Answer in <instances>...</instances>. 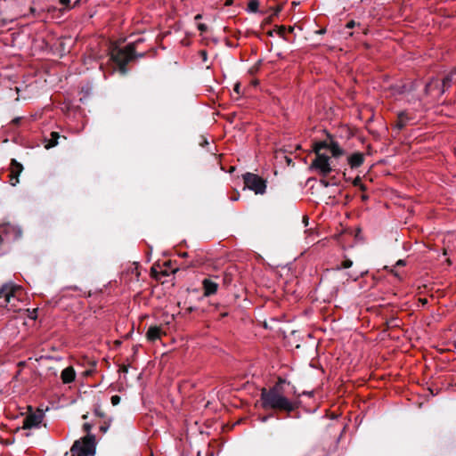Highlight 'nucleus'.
Wrapping results in <instances>:
<instances>
[{
    "label": "nucleus",
    "mask_w": 456,
    "mask_h": 456,
    "mask_svg": "<svg viewBox=\"0 0 456 456\" xmlns=\"http://www.w3.org/2000/svg\"><path fill=\"white\" fill-rule=\"evenodd\" d=\"M110 402L112 403V405H118L120 402V397L117 395H112L111 398H110Z\"/></svg>",
    "instance_id": "obj_21"
},
{
    "label": "nucleus",
    "mask_w": 456,
    "mask_h": 456,
    "mask_svg": "<svg viewBox=\"0 0 456 456\" xmlns=\"http://www.w3.org/2000/svg\"><path fill=\"white\" fill-rule=\"evenodd\" d=\"M240 84H236V85L234 86L233 90H234L237 94H240Z\"/></svg>",
    "instance_id": "obj_26"
},
{
    "label": "nucleus",
    "mask_w": 456,
    "mask_h": 456,
    "mask_svg": "<svg viewBox=\"0 0 456 456\" xmlns=\"http://www.w3.org/2000/svg\"><path fill=\"white\" fill-rule=\"evenodd\" d=\"M21 296L22 288L12 282H7L0 288V299H4L5 306H9V310L13 312L19 310Z\"/></svg>",
    "instance_id": "obj_3"
},
{
    "label": "nucleus",
    "mask_w": 456,
    "mask_h": 456,
    "mask_svg": "<svg viewBox=\"0 0 456 456\" xmlns=\"http://www.w3.org/2000/svg\"><path fill=\"white\" fill-rule=\"evenodd\" d=\"M166 331L160 326H151L146 332V338L150 342H155L156 340L161 339L163 336H166Z\"/></svg>",
    "instance_id": "obj_10"
},
{
    "label": "nucleus",
    "mask_w": 456,
    "mask_h": 456,
    "mask_svg": "<svg viewBox=\"0 0 456 456\" xmlns=\"http://www.w3.org/2000/svg\"><path fill=\"white\" fill-rule=\"evenodd\" d=\"M245 186L255 191L256 194H264L266 190V182L259 175L252 173L243 175Z\"/></svg>",
    "instance_id": "obj_6"
},
{
    "label": "nucleus",
    "mask_w": 456,
    "mask_h": 456,
    "mask_svg": "<svg viewBox=\"0 0 456 456\" xmlns=\"http://www.w3.org/2000/svg\"><path fill=\"white\" fill-rule=\"evenodd\" d=\"M453 346L456 348V339L453 342Z\"/></svg>",
    "instance_id": "obj_36"
},
{
    "label": "nucleus",
    "mask_w": 456,
    "mask_h": 456,
    "mask_svg": "<svg viewBox=\"0 0 456 456\" xmlns=\"http://www.w3.org/2000/svg\"><path fill=\"white\" fill-rule=\"evenodd\" d=\"M314 152L315 153V159L311 164V168L322 176L329 175L332 171L330 158L328 153L334 158L343 155V150L339 147L338 142L333 141L330 142H315L314 144Z\"/></svg>",
    "instance_id": "obj_2"
},
{
    "label": "nucleus",
    "mask_w": 456,
    "mask_h": 456,
    "mask_svg": "<svg viewBox=\"0 0 456 456\" xmlns=\"http://www.w3.org/2000/svg\"><path fill=\"white\" fill-rule=\"evenodd\" d=\"M259 2H248L247 10L251 12L258 11Z\"/></svg>",
    "instance_id": "obj_18"
},
{
    "label": "nucleus",
    "mask_w": 456,
    "mask_h": 456,
    "mask_svg": "<svg viewBox=\"0 0 456 456\" xmlns=\"http://www.w3.org/2000/svg\"><path fill=\"white\" fill-rule=\"evenodd\" d=\"M396 265H404V261L403 260H398Z\"/></svg>",
    "instance_id": "obj_28"
},
{
    "label": "nucleus",
    "mask_w": 456,
    "mask_h": 456,
    "mask_svg": "<svg viewBox=\"0 0 456 456\" xmlns=\"http://www.w3.org/2000/svg\"><path fill=\"white\" fill-rule=\"evenodd\" d=\"M352 265H353V262L350 259H346L342 262L341 267L344 269H347V268L351 267Z\"/></svg>",
    "instance_id": "obj_20"
},
{
    "label": "nucleus",
    "mask_w": 456,
    "mask_h": 456,
    "mask_svg": "<svg viewBox=\"0 0 456 456\" xmlns=\"http://www.w3.org/2000/svg\"><path fill=\"white\" fill-rule=\"evenodd\" d=\"M292 3H293L294 4H299V2H296V1H293Z\"/></svg>",
    "instance_id": "obj_37"
},
{
    "label": "nucleus",
    "mask_w": 456,
    "mask_h": 456,
    "mask_svg": "<svg viewBox=\"0 0 456 456\" xmlns=\"http://www.w3.org/2000/svg\"><path fill=\"white\" fill-rule=\"evenodd\" d=\"M51 138L48 140L47 143L45 144L46 149H50L52 147H54L58 144V139L60 138V134L57 132H52L50 134Z\"/></svg>",
    "instance_id": "obj_16"
},
{
    "label": "nucleus",
    "mask_w": 456,
    "mask_h": 456,
    "mask_svg": "<svg viewBox=\"0 0 456 456\" xmlns=\"http://www.w3.org/2000/svg\"><path fill=\"white\" fill-rule=\"evenodd\" d=\"M452 82V76L445 77L441 83L442 87L444 89L445 87H449Z\"/></svg>",
    "instance_id": "obj_19"
},
{
    "label": "nucleus",
    "mask_w": 456,
    "mask_h": 456,
    "mask_svg": "<svg viewBox=\"0 0 456 456\" xmlns=\"http://www.w3.org/2000/svg\"><path fill=\"white\" fill-rule=\"evenodd\" d=\"M23 170V166L12 159L10 165L9 183L15 186L19 183V175Z\"/></svg>",
    "instance_id": "obj_9"
},
{
    "label": "nucleus",
    "mask_w": 456,
    "mask_h": 456,
    "mask_svg": "<svg viewBox=\"0 0 456 456\" xmlns=\"http://www.w3.org/2000/svg\"><path fill=\"white\" fill-rule=\"evenodd\" d=\"M70 452L74 456H91L95 453V437L88 434L80 440L75 441Z\"/></svg>",
    "instance_id": "obj_5"
},
{
    "label": "nucleus",
    "mask_w": 456,
    "mask_h": 456,
    "mask_svg": "<svg viewBox=\"0 0 456 456\" xmlns=\"http://www.w3.org/2000/svg\"><path fill=\"white\" fill-rule=\"evenodd\" d=\"M218 287V283L211 279L206 278L202 281L203 295L205 297L215 295L217 292Z\"/></svg>",
    "instance_id": "obj_12"
},
{
    "label": "nucleus",
    "mask_w": 456,
    "mask_h": 456,
    "mask_svg": "<svg viewBox=\"0 0 456 456\" xmlns=\"http://www.w3.org/2000/svg\"><path fill=\"white\" fill-rule=\"evenodd\" d=\"M20 235V231L12 225L4 224L0 226V243L4 240H15Z\"/></svg>",
    "instance_id": "obj_8"
},
{
    "label": "nucleus",
    "mask_w": 456,
    "mask_h": 456,
    "mask_svg": "<svg viewBox=\"0 0 456 456\" xmlns=\"http://www.w3.org/2000/svg\"><path fill=\"white\" fill-rule=\"evenodd\" d=\"M44 419V412L40 410L35 411L28 408V414L23 419L24 429H30L32 428H38Z\"/></svg>",
    "instance_id": "obj_7"
},
{
    "label": "nucleus",
    "mask_w": 456,
    "mask_h": 456,
    "mask_svg": "<svg viewBox=\"0 0 456 456\" xmlns=\"http://www.w3.org/2000/svg\"><path fill=\"white\" fill-rule=\"evenodd\" d=\"M364 160V156L361 152H354L348 158V164L351 168L359 167Z\"/></svg>",
    "instance_id": "obj_15"
},
{
    "label": "nucleus",
    "mask_w": 456,
    "mask_h": 456,
    "mask_svg": "<svg viewBox=\"0 0 456 456\" xmlns=\"http://www.w3.org/2000/svg\"><path fill=\"white\" fill-rule=\"evenodd\" d=\"M425 91L427 94H432L434 96H440L444 94V89L438 79H432L426 85Z\"/></svg>",
    "instance_id": "obj_11"
},
{
    "label": "nucleus",
    "mask_w": 456,
    "mask_h": 456,
    "mask_svg": "<svg viewBox=\"0 0 456 456\" xmlns=\"http://www.w3.org/2000/svg\"><path fill=\"white\" fill-rule=\"evenodd\" d=\"M282 10V6L281 5H277L276 7H273V8H271L270 9V14L268 16V18L271 20L273 19L274 16H277L278 13Z\"/></svg>",
    "instance_id": "obj_17"
},
{
    "label": "nucleus",
    "mask_w": 456,
    "mask_h": 456,
    "mask_svg": "<svg viewBox=\"0 0 456 456\" xmlns=\"http://www.w3.org/2000/svg\"><path fill=\"white\" fill-rule=\"evenodd\" d=\"M76 372L72 366L65 368L61 373V381L64 384H69L75 380Z\"/></svg>",
    "instance_id": "obj_13"
},
{
    "label": "nucleus",
    "mask_w": 456,
    "mask_h": 456,
    "mask_svg": "<svg viewBox=\"0 0 456 456\" xmlns=\"http://www.w3.org/2000/svg\"><path fill=\"white\" fill-rule=\"evenodd\" d=\"M201 18H202V15H201V14H197V15L195 16V20H200V19H201Z\"/></svg>",
    "instance_id": "obj_33"
},
{
    "label": "nucleus",
    "mask_w": 456,
    "mask_h": 456,
    "mask_svg": "<svg viewBox=\"0 0 456 456\" xmlns=\"http://www.w3.org/2000/svg\"><path fill=\"white\" fill-rule=\"evenodd\" d=\"M284 31H285V28H284V27H281V28H279V34H280V35H282V34L284 33Z\"/></svg>",
    "instance_id": "obj_27"
},
{
    "label": "nucleus",
    "mask_w": 456,
    "mask_h": 456,
    "mask_svg": "<svg viewBox=\"0 0 456 456\" xmlns=\"http://www.w3.org/2000/svg\"><path fill=\"white\" fill-rule=\"evenodd\" d=\"M135 44H129L124 48L112 47L110 51V61L121 73L126 72V65L134 57Z\"/></svg>",
    "instance_id": "obj_4"
},
{
    "label": "nucleus",
    "mask_w": 456,
    "mask_h": 456,
    "mask_svg": "<svg viewBox=\"0 0 456 456\" xmlns=\"http://www.w3.org/2000/svg\"><path fill=\"white\" fill-rule=\"evenodd\" d=\"M410 120H411V118L409 116L408 112L402 111L397 115V120L395 126L398 130H402L408 125Z\"/></svg>",
    "instance_id": "obj_14"
},
{
    "label": "nucleus",
    "mask_w": 456,
    "mask_h": 456,
    "mask_svg": "<svg viewBox=\"0 0 456 456\" xmlns=\"http://www.w3.org/2000/svg\"><path fill=\"white\" fill-rule=\"evenodd\" d=\"M20 118H14L12 120V122L15 123V124H18L20 122Z\"/></svg>",
    "instance_id": "obj_31"
},
{
    "label": "nucleus",
    "mask_w": 456,
    "mask_h": 456,
    "mask_svg": "<svg viewBox=\"0 0 456 456\" xmlns=\"http://www.w3.org/2000/svg\"><path fill=\"white\" fill-rule=\"evenodd\" d=\"M71 2H64V1H61V4H63L65 7H69V8H72L75 6L76 3L77 2H74V4L70 5Z\"/></svg>",
    "instance_id": "obj_24"
},
{
    "label": "nucleus",
    "mask_w": 456,
    "mask_h": 456,
    "mask_svg": "<svg viewBox=\"0 0 456 456\" xmlns=\"http://www.w3.org/2000/svg\"><path fill=\"white\" fill-rule=\"evenodd\" d=\"M419 301H420L423 305H425V304H427V303H428V299H427V298H419Z\"/></svg>",
    "instance_id": "obj_29"
},
{
    "label": "nucleus",
    "mask_w": 456,
    "mask_h": 456,
    "mask_svg": "<svg viewBox=\"0 0 456 456\" xmlns=\"http://www.w3.org/2000/svg\"><path fill=\"white\" fill-rule=\"evenodd\" d=\"M91 428H92V426H91L89 423H85V424L83 425V429H84V431H86V432H87V433H89V432H90Z\"/></svg>",
    "instance_id": "obj_23"
},
{
    "label": "nucleus",
    "mask_w": 456,
    "mask_h": 456,
    "mask_svg": "<svg viewBox=\"0 0 456 456\" xmlns=\"http://www.w3.org/2000/svg\"><path fill=\"white\" fill-rule=\"evenodd\" d=\"M180 256L182 257H186L188 256V253L187 252H183V253H181Z\"/></svg>",
    "instance_id": "obj_32"
},
{
    "label": "nucleus",
    "mask_w": 456,
    "mask_h": 456,
    "mask_svg": "<svg viewBox=\"0 0 456 456\" xmlns=\"http://www.w3.org/2000/svg\"><path fill=\"white\" fill-rule=\"evenodd\" d=\"M232 1H229V2H225V5H231L232 4Z\"/></svg>",
    "instance_id": "obj_34"
},
{
    "label": "nucleus",
    "mask_w": 456,
    "mask_h": 456,
    "mask_svg": "<svg viewBox=\"0 0 456 456\" xmlns=\"http://www.w3.org/2000/svg\"><path fill=\"white\" fill-rule=\"evenodd\" d=\"M452 73H453V74H455V73H456V69L453 70V72H452Z\"/></svg>",
    "instance_id": "obj_38"
},
{
    "label": "nucleus",
    "mask_w": 456,
    "mask_h": 456,
    "mask_svg": "<svg viewBox=\"0 0 456 456\" xmlns=\"http://www.w3.org/2000/svg\"><path fill=\"white\" fill-rule=\"evenodd\" d=\"M281 379L270 388L261 390V406L265 410H273L290 413L297 408V402L284 395L281 383Z\"/></svg>",
    "instance_id": "obj_1"
},
{
    "label": "nucleus",
    "mask_w": 456,
    "mask_h": 456,
    "mask_svg": "<svg viewBox=\"0 0 456 456\" xmlns=\"http://www.w3.org/2000/svg\"><path fill=\"white\" fill-rule=\"evenodd\" d=\"M355 26V22L354 20H350L349 22H347L346 24V28H353Z\"/></svg>",
    "instance_id": "obj_25"
},
{
    "label": "nucleus",
    "mask_w": 456,
    "mask_h": 456,
    "mask_svg": "<svg viewBox=\"0 0 456 456\" xmlns=\"http://www.w3.org/2000/svg\"><path fill=\"white\" fill-rule=\"evenodd\" d=\"M306 221H307V217H306V216H305V217H304V223H306Z\"/></svg>",
    "instance_id": "obj_35"
},
{
    "label": "nucleus",
    "mask_w": 456,
    "mask_h": 456,
    "mask_svg": "<svg viewBox=\"0 0 456 456\" xmlns=\"http://www.w3.org/2000/svg\"><path fill=\"white\" fill-rule=\"evenodd\" d=\"M36 9H37V6H35V5L30 6V11H31L32 13H35Z\"/></svg>",
    "instance_id": "obj_30"
},
{
    "label": "nucleus",
    "mask_w": 456,
    "mask_h": 456,
    "mask_svg": "<svg viewBox=\"0 0 456 456\" xmlns=\"http://www.w3.org/2000/svg\"><path fill=\"white\" fill-rule=\"evenodd\" d=\"M198 29H199L201 33H203V32H206V31H207L208 28H207V26H206L205 24H203V23H199V24H198Z\"/></svg>",
    "instance_id": "obj_22"
}]
</instances>
